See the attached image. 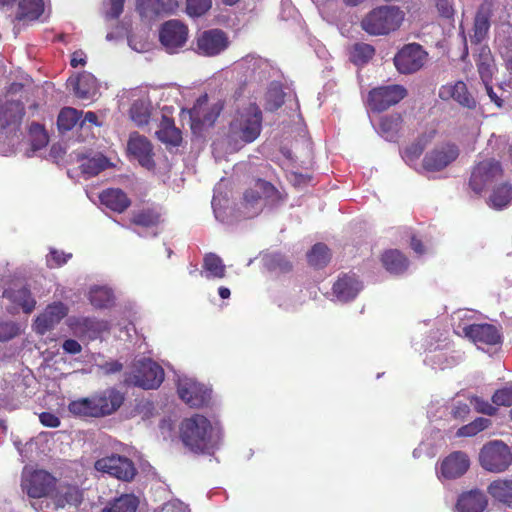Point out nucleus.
<instances>
[{"label": "nucleus", "mask_w": 512, "mask_h": 512, "mask_svg": "<svg viewBox=\"0 0 512 512\" xmlns=\"http://www.w3.org/2000/svg\"><path fill=\"white\" fill-rule=\"evenodd\" d=\"M139 501L133 494H123L109 502L102 512H136Z\"/></svg>", "instance_id": "nucleus-38"}, {"label": "nucleus", "mask_w": 512, "mask_h": 512, "mask_svg": "<svg viewBox=\"0 0 512 512\" xmlns=\"http://www.w3.org/2000/svg\"><path fill=\"white\" fill-rule=\"evenodd\" d=\"M222 110L223 102L220 99L207 94L201 95L188 111L194 133H198L203 127L212 126Z\"/></svg>", "instance_id": "nucleus-6"}, {"label": "nucleus", "mask_w": 512, "mask_h": 512, "mask_svg": "<svg viewBox=\"0 0 512 512\" xmlns=\"http://www.w3.org/2000/svg\"><path fill=\"white\" fill-rule=\"evenodd\" d=\"M405 13L396 6H380L370 11L362 20L361 26L370 35H388L400 28Z\"/></svg>", "instance_id": "nucleus-4"}, {"label": "nucleus", "mask_w": 512, "mask_h": 512, "mask_svg": "<svg viewBox=\"0 0 512 512\" xmlns=\"http://www.w3.org/2000/svg\"><path fill=\"white\" fill-rule=\"evenodd\" d=\"M230 45L228 35L221 29H209L199 33L195 40V52L213 57L224 52Z\"/></svg>", "instance_id": "nucleus-12"}, {"label": "nucleus", "mask_w": 512, "mask_h": 512, "mask_svg": "<svg viewBox=\"0 0 512 512\" xmlns=\"http://www.w3.org/2000/svg\"><path fill=\"white\" fill-rule=\"evenodd\" d=\"M502 176V169L498 162L485 160L479 162L473 169L470 178V187L475 193L494 185Z\"/></svg>", "instance_id": "nucleus-15"}, {"label": "nucleus", "mask_w": 512, "mask_h": 512, "mask_svg": "<svg viewBox=\"0 0 512 512\" xmlns=\"http://www.w3.org/2000/svg\"><path fill=\"white\" fill-rule=\"evenodd\" d=\"M180 436L185 446L196 453L210 454L222 442V428L217 421L195 414L182 421Z\"/></svg>", "instance_id": "nucleus-3"}, {"label": "nucleus", "mask_w": 512, "mask_h": 512, "mask_svg": "<svg viewBox=\"0 0 512 512\" xmlns=\"http://www.w3.org/2000/svg\"><path fill=\"white\" fill-rule=\"evenodd\" d=\"M24 86L20 83L10 85L4 98H0V154L13 153L18 143L17 132L23 117Z\"/></svg>", "instance_id": "nucleus-2"}, {"label": "nucleus", "mask_w": 512, "mask_h": 512, "mask_svg": "<svg viewBox=\"0 0 512 512\" xmlns=\"http://www.w3.org/2000/svg\"><path fill=\"white\" fill-rule=\"evenodd\" d=\"M236 67L237 69L245 71L249 76L256 78V73L260 74L264 72L268 65L263 59L249 55L239 61Z\"/></svg>", "instance_id": "nucleus-46"}, {"label": "nucleus", "mask_w": 512, "mask_h": 512, "mask_svg": "<svg viewBox=\"0 0 512 512\" xmlns=\"http://www.w3.org/2000/svg\"><path fill=\"white\" fill-rule=\"evenodd\" d=\"M159 40L168 53H177L188 40V28L179 20H169L161 26Z\"/></svg>", "instance_id": "nucleus-14"}, {"label": "nucleus", "mask_w": 512, "mask_h": 512, "mask_svg": "<svg viewBox=\"0 0 512 512\" xmlns=\"http://www.w3.org/2000/svg\"><path fill=\"white\" fill-rule=\"evenodd\" d=\"M97 367L104 373V374H111L116 373L121 370L122 365L117 361H109L105 362L103 364H97Z\"/></svg>", "instance_id": "nucleus-64"}, {"label": "nucleus", "mask_w": 512, "mask_h": 512, "mask_svg": "<svg viewBox=\"0 0 512 512\" xmlns=\"http://www.w3.org/2000/svg\"><path fill=\"white\" fill-rule=\"evenodd\" d=\"M401 118L399 115L382 117L379 123L378 132L386 140L393 141L399 131Z\"/></svg>", "instance_id": "nucleus-44"}, {"label": "nucleus", "mask_w": 512, "mask_h": 512, "mask_svg": "<svg viewBox=\"0 0 512 512\" xmlns=\"http://www.w3.org/2000/svg\"><path fill=\"white\" fill-rule=\"evenodd\" d=\"M40 422L47 427L56 428L60 425L59 418L50 412H43L39 415Z\"/></svg>", "instance_id": "nucleus-63"}, {"label": "nucleus", "mask_w": 512, "mask_h": 512, "mask_svg": "<svg viewBox=\"0 0 512 512\" xmlns=\"http://www.w3.org/2000/svg\"><path fill=\"white\" fill-rule=\"evenodd\" d=\"M361 289V283L354 276L344 275L333 285V294L337 301L347 302L354 299Z\"/></svg>", "instance_id": "nucleus-28"}, {"label": "nucleus", "mask_w": 512, "mask_h": 512, "mask_svg": "<svg viewBox=\"0 0 512 512\" xmlns=\"http://www.w3.org/2000/svg\"><path fill=\"white\" fill-rule=\"evenodd\" d=\"M427 52L417 43L402 47L394 57V65L401 74H412L419 71L427 61Z\"/></svg>", "instance_id": "nucleus-10"}, {"label": "nucleus", "mask_w": 512, "mask_h": 512, "mask_svg": "<svg viewBox=\"0 0 512 512\" xmlns=\"http://www.w3.org/2000/svg\"><path fill=\"white\" fill-rule=\"evenodd\" d=\"M491 14L503 24L512 25V0H492Z\"/></svg>", "instance_id": "nucleus-45"}, {"label": "nucleus", "mask_w": 512, "mask_h": 512, "mask_svg": "<svg viewBox=\"0 0 512 512\" xmlns=\"http://www.w3.org/2000/svg\"><path fill=\"white\" fill-rule=\"evenodd\" d=\"M279 192L270 183L257 180L254 186L244 193V215L248 218L258 215L265 204H275L280 200Z\"/></svg>", "instance_id": "nucleus-7"}, {"label": "nucleus", "mask_w": 512, "mask_h": 512, "mask_svg": "<svg viewBox=\"0 0 512 512\" xmlns=\"http://www.w3.org/2000/svg\"><path fill=\"white\" fill-rule=\"evenodd\" d=\"M262 113L258 106L250 103L246 107L239 108L224 137L213 143V151L220 156L221 152L233 153L241 149L245 144L255 141L261 132Z\"/></svg>", "instance_id": "nucleus-1"}, {"label": "nucleus", "mask_w": 512, "mask_h": 512, "mask_svg": "<svg viewBox=\"0 0 512 512\" xmlns=\"http://www.w3.org/2000/svg\"><path fill=\"white\" fill-rule=\"evenodd\" d=\"M137 8L140 14L148 19L166 14L170 8L163 0H137Z\"/></svg>", "instance_id": "nucleus-40"}, {"label": "nucleus", "mask_w": 512, "mask_h": 512, "mask_svg": "<svg viewBox=\"0 0 512 512\" xmlns=\"http://www.w3.org/2000/svg\"><path fill=\"white\" fill-rule=\"evenodd\" d=\"M21 328L17 323L14 322H2L0 323V340L8 341L15 336L19 335Z\"/></svg>", "instance_id": "nucleus-59"}, {"label": "nucleus", "mask_w": 512, "mask_h": 512, "mask_svg": "<svg viewBox=\"0 0 512 512\" xmlns=\"http://www.w3.org/2000/svg\"><path fill=\"white\" fill-rule=\"evenodd\" d=\"M439 96L443 100L453 99L466 108H474L476 105L475 99L468 92L466 84L462 81L442 86Z\"/></svg>", "instance_id": "nucleus-25"}, {"label": "nucleus", "mask_w": 512, "mask_h": 512, "mask_svg": "<svg viewBox=\"0 0 512 512\" xmlns=\"http://www.w3.org/2000/svg\"><path fill=\"white\" fill-rule=\"evenodd\" d=\"M54 483V477L44 470H33L31 467L23 469L21 486L31 498L47 496Z\"/></svg>", "instance_id": "nucleus-11"}, {"label": "nucleus", "mask_w": 512, "mask_h": 512, "mask_svg": "<svg viewBox=\"0 0 512 512\" xmlns=\"http://www.w3.org/2000/svg\"><path fill=\"white\" fill-rule=\"evenodd\" d=\"M88 298L96 309H107L114 304V294L107 286L94 285L90 288Z\"/></svg>", "instance_id": "nucleus-31"}, {"label": "nucleus", "mask_w": 512, "mask_h": 512, "mask_svg": "<svg viewBox=\"0 0 512 512\" xmlns=\"http://www.w3.org/2000/svg\"><path fill=\"white\" fill-rule=\"evenodd\" d=\"M103 205L116 212H123L130 205L127 195L120 189H107L100 196Z\"/></svg>", "instance_id": "nucleus-30"}, {"label": "nucleus", "mask_w": 512, "mask_h": 512, "mask_svg": "<svg viewBox=\"0 0 512 512\" xmlns=\"http://www.w3.org/2000/svg\"><path fill=\"white\" fill-rule=\"evenodd\" d=\"M477 67L483 83H488L494 73V63L487 47H481L477 60Z\"/></svg>", "instance_id": "nucleus-43"}, {"label": "nucleus", "mask_w": 512, "mask_h": 512, "mask_svg": "<svg viewBox=\"0 0 512 512\" xmlns=\"http://www.w3.org/2000/svg\"><path fill=\"white\" fill-rule=\"evenodd\" d=\"M382 263L387 271L400 274L408 267V260L398 250H388L382 256Z\"/></svg>", "instance_id": "nucleus-37"}, {"label": "nucleus", "mask_w": 512, "mask_h": 512, "mask_svg": "<svg viewBox=\"0 0 512 512\" xmlns=\"http://www.w3.org/2000/svg\"><path fill=\"white\" fill-rule=\"evenodd\" d=\"M82 500L81 491L75 486H63L56 495L55 505L64 508L66 505L77 506Z\"/></svg>", "instance_id": "nucleus-41"}, {"label": "nucleus", "mask_w": 512, "mask_h": 512, "mask_svg": "<svg viewBox=\"0 0 512 512\" xmlns=\"http://www.w3.org/2000/svg\"><path fill=\"white\" fill-rule=\"evenodd\" d=\"M160 512H189V510L183 502L174 500L164 504Z\"/></svg>", "instance_id": "nucleus-62"}, {"label": "nucleus", "mask_w": 512, "mask_h": 512, "mask_svg": "<svg viewBox=\"0 0 512 512\" xmlns=\"http://www.w3.org/2000/svg\"><path fill=\"white\" fill-rule=\"evenodd\" d=\"M469 466L468 456L461 451H456L443 459L440 467L437 469V475L439 479H456L465 474Z\"/></svg>", "instance_id": "nucleus-22"}, {"label": "nucleus", "mask_w": 512, "mask_h": 512, "mask_svg": "<svg viewBox=\"0 0 512 512\" xmlns=\"http://www.w3.org/2000/svg\"><path fill=\"white\" fill-rule=\"evenodd\" d=\"M489 15L490 8L486 5H482L475 17L474 34L471 37L473 42H481L487 34L490 27Z\"/></svg>", "instance_id": "nucleus-42"}, {"label": "nucleus", "mask_w": 512, "mask_h": 512, "mask_svg": "<svg viewBox=\"0 0 512 512\" xmlns=\"http://www.w3.org/2000/svg\"><path fill=\"white\" fill-rule=\"evenodd\" d=\"M2 283L4 286L3 297L10 302L21 307L25 313H31L35 306L36 300L32 297L31 292L26 287L16 289V284L11 283L9 275L3 276Z\"/></svg>", "instance_id": "nucleus-23"}, {"label": "nucleus", "mask_w": 512, "mask_h": 512, "mask_svg": "<svg viewBox=\"0 0 512 512\" xmlns=\"http://www.w3.org/2000/svg\"><path fill=\"white\" fill-rule=\"evenodd\" d=\"M200 274L206 279H222L225 276V265L216 254H207L203 259V269Z\"/></svg>", "instance_id": "nucleus-35"}, {"label": "nucleus", "mask_w": 512, "mask_h": 512, "mask_svg": "<svg viewBox=\"0 0 512 512\" xmlns=\"http://www.w3.org/2000/svg\"><path fill=\"white\" fill-rule=\"evenodd\" d=\"M511 461L510 449L502 441H492L481 449L480 463L487 471L502 472L508 468Z\"/></svg>", "instance_id": "nucleus-9"}, {"label": "nucleus", "mask_w": 512, "mask_h": 512, "mask_svg": "<svg viewBox=\"0 0 512 512\" xmlns=\"http://www.w3.org/2000/svg\"><path fill=\"white\" fill-rule=\"evenodd\" d=\"M407 95L402 85H388L372 89L368 95V105L374 111H383L399 103Z\"/></svg>", "instance_id": "nucleus-16"}, {"label": "nucleus", "mask_w": 512, "mask_h": 512, "mask_svg": "<svg viewBox=\"0 0 512 512\" xmlns=\"http://www.w3.org/2000/svg\"><path fill=\"white\" fill-rule=\"evenodd\" d=\"M329 260V250L326 245L321 243L314 245L308 254L309 263L318 268L325 266Z\"/></svg>", "instance_id": "nucleus-49"}, {"label": "nucleus", "mask_w": 512, "mask_h": 512, "mask_svg": "<svg viewBox=\"0 0 512 512\" xmlns=\"http://www.w3.org/2000/svg\"><path fill=\"white\" fill-rule=\"evenodd\" d=\"M45 0H22L16 18L23 21L38 19L44 12Z\"/></svg>", "instance_id": "nucleus-33"}, {"label": "nucleus", "mask_w": 512, "mask_h": 512, "mask_svg": "<svg viewBox=\"0 0 512 512\" xmlns=\"http://www.w3.org/2000/svg\"><path fill=\"white\" fill-rule=\"evenodd\" d=\"M30 137L33 150H39L48 143V135L40 124L30 126Z\"/></svg>", "instance_id": "nucleus-56"}, {"label": "nucleus", "mask_w": 512, "mask_h": 512, "mask_svg": "<svg viewBox=\"0 0 512 512\" xmlns=\"http://www.w3.org/2000/svg\"><path fill=\"white\" fill-rule=\"evenodd\" d=\"M151 114V102L146 95L135 99L130 108V118L138 125L147 124Z\"/></svg>", "instance_id": "nucleus-32"}, {"label": "nucleus", "mask_w": 512, "mask_h": 512, "mask_svg": "<svg viewBox=\"0 0 512 512\" xmlns=\"http://www.w3.org/2000/svg\"><path fill=\"white\" fill-rule=\"evenodd\" d=\"M492 401L497 406L512 405V385L497 390L492 396Z\"/></svg>", "instance_id": "nucleus-57"}, {"label": "nucleus", "mask_w": 512, "mask_h": 512, "mask_svg": "<svg viewBox=\"0 0 512 512\" xmlns=\"http://www.w3.org/2000/svg\"><path fill=\"white\" fill-rule=\"evenodd\" d=\"M68 312L69 308L66 304L60 301L53 302L35 318L32 328L35 333L44 335L58 325Z\"/></svg>", "instance_id": "nucleus-18"}, {"label": "nucleus", "mask_w": 512, "mask_h": 512, "mask_svg": "<svg viewBox=\"0 0 512 512\" xmlns=\"http://www.w3.org/2000/svg\"><path fill=\"white\" fill-rule=\"evenodd\" d=\"M127 150L129 155L136 159L141 166L146 169H152L154 167L152 144L145 136L137 132L131 133Z\"/></svg>", "instance_id": "nucleus-21"}, {"label": "nucleus", "mask_w": 512, "mask_h": 512, "mask_svg": "<svg viewBox=\"0 0 512 512\" xmlns=\"http://www.w3.org/2000/svg\"><path fill=\"white\" fill-rule=\"evenodd\" d=\"M470 405L478 412L482 414H486L492 416L496 413V408L490 404L488 401L478 397L472 396L470 398Z\"/></svg>", "instance_id": "nucleus-58"}, {"label": "nucleus", "mask_w": 512, "mask_h": 512, "mask_svg": "<svg viewBox=\"0 0 512 512\" xmlns=\"http://www.w3.org/2000/svg\"><path fill=\"white\" fill-rule=\"evenodd\" d=\"M69 411L77 416H92L96 417L94 414L93 401L92 398H82L75 401H72L69 404Z\"/></svg>", "instance_id": "nucleus-52"}, {"label": "nucleus", "mask_w": 512, "mask_h": 512, "mask_svg": "<svg viewBox=\"0 0 512 512\" xmlns=\"http://www.w3.org/2000/svg\"><path fill=\"white\" fill-rule=\"evenodd\" d=\"M212 6V0H186V13L190 17L204 15Z\"/></svg>", "instance_id": "nucleus-55"}, {"label": "nucleus", "mask_w": 512, "mask_h": 512, "mask_svg": "<svg viewBox=\"0 0 512 512\" xmlns=\"http://www.w3.org/2000/svg\"><path fill=\"white\" fill-rule=\"evenodd\" d=\"M490 424L491 421L489 419L479 417L473 422L459 428L456 435L459 437H471L488 428Z\"/></svg>", "instance_id": "nucleus-50"}, {"label": "nucleus", "mask_w": 512, "mask_h": 512, "mask_svg": "<svg viewBox=\"0 0 512 512\" xmlns=\"http://www.w3.org/2000/svg\"><path fill=\"white\" fill-rule=\"evenodd\" d=\"M374 48L366 43H357L351 51V60L356 65H362L370 60L374 55Z\"/></svg>", "instance_id": "nucleus-51"}, {"label": "nucleus", "mask_w": 512, "mask_h": 512, "mask_svg": "<svg viewBox=\"0 0 512 512\" xmlns=\"http://www.w3.org/2000/svg\"><path fill=\"white\" fill-rule=\"evenodd\" d=\"M156 135L161 142L172 146L179 145L181 141L180 131L174 126L172 120L167 117H163Z\"/></svg>", "instance_id": "nucleus-39"}, {"label": "nucleus", "mask_w": 512, "mask_h": 512, "mask_svg": "<svg viewBox=\"0 0 512 512\" xmlns=\"http://www.w3.org/2000/svg\"><path fill=\"white\" fill-rule=\"evenodd\" d=\"M71 258V254H65L58 250H51L47 256V265L50 268H56L65 264Z\"/></svg>", "instance_id": "nucleus-61"}, {"label": "nucleus", "mask_w": 512, "mask_h": 512, "mask_svg": "<svg viewBox=\"0 0 512 512\" xmlns=\"http://www.w3.org/2000/svg\"><path fill=\"white\" fill-rule=\"evenodd\" d=\"M67 325L76 336L90 340L97 338L100 333L107 331L110 327V323L106 320L84 316L68 318Z\"/></svg>", "instance_id": "nucleus-20"}, {"label": "nucleus", "mask_w": 512, "mask_h": 512, "mask_svg": "<svg viewBox=\"0 0 512 512\" xmlns=\"http://www.w3.org/2000/svg\"><path fill=\"white\" fill-rule=\"evenodd\" d=\"M487 505V499L483 492L472 490L463 493L457 502V512H482Z\"/></svg>", "instance_id": "nucleus-29"}, {"label": "nucleus", "mask_w": 512, "mask_h": 512, "mask_svg": "<svg viewBox=\"0 0 512 512\" xmlns=\"http://www.w3.org/2000/svg\"><path fill=\"white\" fill-rule=\"evenodd\" d=\"M488 493L497 501L512 507V480L498 479L488 486Z\"/></svg>", "instance_id": "nucleus-34"}, {"label": "nucleus", "mask_w": 512, "mask_h": 512, "mask_svg": "<svg viewBox=\"0 0 512 512\" xmlns=\"http://www.w3.org/2000/svg\"><path fill=\"white\" fill-rule=\"evenodd\" d=\"M470 314L468 310H459L454 314L453 319L460 321L459 324H454L455 332L471 340L480 349L484 345L498 344L501 338L498 329L491 324L470 323Z\"/></svg>", "instance_id": "nucleus-5"}, {"label": "nucleus", "mask_w": 512, "mask_h": 512, "mask_svg": "<svg viewBox=\"0 0 512 512\" xmlns=\"http://www.w3.org/2000/svg\"><path fill=\"white\" fill-rule=\"evenodd\" d=\"M129 46L140 53L146 52L151 48V43L148 41V38L143 35L133 34L128 38Z\"/></svg>", "instance_id": "nucleus-60"}, {"label": "nucleus", "mask_w": 512, "mask_h": 512, "mask_svg": "<svg viewBox=\"0 0 512 512\" xmlns=\"http://www.w3.org/2000/svg\"><path fill=\"white\" fill-rule=\"evenodd\" d=\"M81 113L71 107H67L61 110L58 116V128L61 131L71 130L80 120Z\"/></svg>", "instance_id": "nucleus-48"}, {"label": "nucleus", "mask_w": 512, "mask_h": 512, "mask_svg": "<svg viewBox=\"0 0 512 512\" xmlns=\"http://www.w3.org/2000/svg\"><path fill=\"white\" fill-rule=\"evenodd\" d=\"M266 108L275 110L283 103V92L280 84L272 83L265 95Z\"/></svg>", "instance_id": "nucleus-53"}, {"label": "nucleus", "mask_w": 512, "mask_h": 512, "mask_svg": "<svg viewBox=\"0 0 512 512\" xmlns=\"http://www.w3.org/2000/svg\"><path fill=\"white\" fill-rule=\"evenodd\" d=\"M164 380V370L151 359L137 360L125 381L143 389H156Z\"/></svg>", "instance_id": "nucleus-8"}, {"label": "nucleus", "mask_w": 512, "mask_h": 512, "mask_svg": "<svg viewBox=\"0 0 512 512\" xmlns=\"http://www.w3.org/2000/svg\"><path fill=\"white\" fill-rule=\"evenodd\" d=\"M423 149L424 147L422 144L414 143L408 146L402 154L404 161L419 172L423 169L420 167L421 164L417 165V160L421 156Z\"/></svg>", "instance_id": "nucleus-54"}, {"label": "nucleus", "mask_w": 512, "mask_h": 512, "mask_svg": "<svg viewBox=\"0 0 512 512\" xmlns=\"http://www.w3.org/2000/svg\"><path fill=\"white\" fill-rule=\"evenodd\" d=\"M512 201V186L509 183L494 185L489 197V205L497 210L507 207Z\"/></svg>", "instance_id": "nucleus-36"}, {"label": "nucleus", "mask_w": 512, "mask_h": 512, "mask_svg": "<svg viewBox=\"0 0 512 512\" xmlns=\"http://www.w3.org/2000/svg\"><path fill=\"white\" fill-rule=\"evenodd\" d=\"M69 85L73 87L75 95L82 100H92L98 92L97 80L88 72H83L76 78H70Z\"/></svg>", "instance_id": "nucleus-26"}, {"label": "nucleus", "mask_w": 512, "mask_h": 512, "mask_svg": "<svg viewBox=\"0 0 512 512\" xmlns=\"http://www.w3.org/2000/svg\"><path fill=\"white\" fill-rule=\"evenodd\" d=\"M179 397L190 407H201L210 399V389L193 378L179 377L177 384Z\"/></svg>", "instance_id": "nucleus-17"}, {"label": "nucleus", "mask_w": 512, "mask_h": 512, "mask_svg": "<svg viewBox=\"0 0 512 512\" xmlns=\"http://www.w3.org/2000/svg\"><path fill=\"white\" fill-rule=\"evenodd\" d=\"M131 222L138 228L149 229L147 234L142 233L140 230H135L139 236H156V226L160 222V213L154 208H146L133 212Z\"/></svg>", "instance_id": "nucleus-27"}, {"label": "nucleus", "mask_w": 512, "mask_h": 512, "mask_svg": "<svg viewBox=\"0 0 512 512\" xmlns=\"http://www.w3.org/2000/svg\"><path fill=\"white\" fill-rule=\"evenodd\" d=\"M95 469L125 481L131 480L135 475L133 463L126 457L116 455L97 460Z\"/></svg>", "instance_id": "nucleus-19"}, {"label": "nucleus", "mask_w": 512, "mask_h": 512, "mask_svg": "<svg viewBox=\"0 0 512 512\" xmlns=\"http://www.w3.org/2000/svg\"><path fill=\"white\" fill-rule=\"evenodd\" d=\"M459 156V149L456 145L443 143L427 152L420 167L423 171H441L454 162Z\"/></svg>", "instance_id": "nucleus-13"}, {"label": "nucleus", "mask_w": 512, "mask_h": 512, "mask_svg": "<svg viewBox=\"0 0 512 512\" xmlns=\"http://www.w3.org/2000/svg\"><path fill=\"white\" fill-rule=\"evenodd\" d=\"M108 165V159L99 154L92 158L85 159L81 164V170L88 177H92L106 169Z\"/></svg>", "instance_id": "nucleus-47"}, {"label": "nucleus", "mask_w": 512, "mask_h": 512, "mask_svg": "<svg viewBox=\"0 0 512 512\" xmlns=\"http://www.w3.org/2000/svg\"><path fill=\"white\" fill-rule=\"evenodd\" d=\"M91 398L96 417L113 413L122 405L124 400L123 395L114 389H108Z\"/></svg>", "instance_id": "nucleus-24"}]
</instances>
